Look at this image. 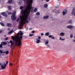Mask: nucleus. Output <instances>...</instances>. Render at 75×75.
Here are the masks:
<instances>
[{
  "label": "nucleus",
  "mask_w": 75,
  "mask_h": 75,
  "mask_svg": "<svg viewBox=\"0 0 75 75\" xmlns=\"http://www.w3.org/2000/svg\"><path fill=\"white\" fill-rule=\"evenodd\" d=\"M24 1H25L26 0H23ZM27 4H28V6L26 7V12L25 14L24 15V12L23 10L21 11V13L22 16L21 15L19 16L21 20L19 23L20 25L21 26H23V24H25V23H28V21H27L28 17V15L30 13V11L32 9H33V7H32V3L33 1V0H26Z\"/></svg>",
  "instance_id": "obj_1"
},
{
  "label": "nucleus",
  "mask_w": 75,
  "mask_h": 75,
  "mask_svg": "<svg viewBox=\"0 0 75 75\" xmlns=\"http://www.w3.org/2000/svg\"><path fill=\"white\" fill-rule=\"evenodd\" d=\"M19 32L17 33V36L16 38H13V40L14 42L15 46L21 45V40L23 39V34L21 33V31H20Z\"/></svg>",
  "instance_id": "obj_2"
},
{
  "label": "nucleus",
  "mask_w": 75,
  "mask_h": 75,
  "mask_svg": "<svg viewBox=\"0 0 75 75\" xmlns=\"http://www.w3.org/2000/svg\"><path fill=\"white\" fill-rule=\"evenodd\" d=\"M16 13V11H14L12 14V16H11V19L12 21H14V20H16V17L15 16Z\"/></svg>",
  "instance_id": "obj_3"
},
{
  "label": "nucleus",
  "mask_w": 75,
  "mask_h": 75,
  "mask_svg": "<svg viewBox=\"0 0 75 75\" xmlns=\"http://www.w3.org/2000/svg\"><path fill=\"white\" fill-rule=\"evenodd\" d=\"M1 15L4 17H7L8 16L7 15L5 12H2L1 13Z\"/></svg>",
  "instance_id": "obj_4"
},
{
  "label": "nucleus",
  "mask_w": 75,
  "mask_h": 75,
  "mask_svg": "<svg viewBox=\"0 0 75 75\" xmlns=\"http://www.w3.org/2000/svg\"><path fill=\"white\" fill-rule=\"evenodd\" d=\"M6 67H7V65H6V64H5L4 66H3V64L1 65V67L2 69H5V68H6Z\"/></svg>",
  "instance_id": "obj_5"
},
{
  "label": "nucleus",
  "mask_w": 75,
  "mask_h": 75,
  "mask_svg": "<svg viewBox=\"0 0 75 75\" xmlns=\"http://www.w3.org/2000/svg\"><path fill=\"white\" fill-rule=\"evenodd\" d=\"M67 13V10H64V11H63L62 13H63V15H65V14L66 13Z\"/></svg>",
  "instance_id": "obj_6"
},
{
  "label": "nucleus",
  "mask_w": 75,
  "mask_h": 75,
  "mask_svg": "<svg viewBox=\"0 0 75 75\" xmlns=\"http://www.w3.org/2000/svg\"><path fill=\"white\" fill-rule=\"evenodd\" d=\"M67 28H69V29H71V28H73V26L70 25H68L67 26Z\"/></svg>",
  "instance_id": "obj_7"
},
{
  "label": "nucleus",
  "mask_w": 75,
  "mask_h": 75,
  "mask_svg": "<svg viewBox=\"0 0 75 75\" xmlns=\"http://www.w3.org/2000/svg\"><path fill=\"white\" fill-rule=\"evenodd\" d=\"M36 43L37 44H39L40 42V39H36Z\"/></svg>",
  "instance_id": "obj_8"
},
{
  "label": "nucleus",
  "mask_w": 75,
  "mask_h": 75,
  "mask_svg": "<svg viewBox=\"0 0 75 75\" xmlns=\"http://www.w3.org/2000/svg\"><path fill=\"white\" fill-rule=\"evenodd\" d=\"M6 25L8 27H11V26L12 24L10 23H8L6 24Z\"/></svg>",
  "instance_id": "obj_9"
},
{
  "label": "nucleus",
  "mask_w": 75,
  "mask_h": 75,
  "mask_svg": "<svg viewBox=\"0 0 75 75\" xmlns=\"http://www.w3.org/2000/svg\"><path fill=\"white\" fill-rule=\"evenodd\" d=\"M49 38H51V39H55V38L53 36V35H49Z\"/></svg>",
  "instance_id": "obj_10"
},
{
  "label": "nucleus",
  "mask_w": 75,
  "mask_h": 75,
  "mask_svg": "<svg viewBox=\"0 0 75 75\" xmlns=\"http://www.w3.org/2000/svg\"><path fill=\"white\" fill-rule=\"evenodd\" d=\"M1 43L2 44H3L4 45H7V42H4V41H3Z\"/></svg>",
  "instance_id": "obj_11"
},
{
  "label": "nucleus",
  "mask_w": 75,
  "mask_h": 75,
  "mask_svg": "<svg viewBox=\"0 0 75 75\" xmlns=\"http://www.w3.org/2000/svg\"><path fill=\"white\" fill-rule=\"evenodd\" d=\"M0 24L2 25V26H3V27H4L5 26V25H4V24L2 22H0Z\"/></svg>",
  "instance_id": "obj_12"
},
{
  "label": "nucleus",
  "mask_w": 75,
  "mask_h": 75,
  "mask_svg": "<svg viewBox=\"0 0 75 75\" xmlns=\"http://www.w3.org/2000/svg\"><path fill=\"white\" fill-rule=\"evenodd\" d=\"M11 5L9 6H8V9L9 10H11Z\"/></svg>",
  "instance_id": "obj_13"
},
{
  "label": "nucleus",
  "mask_w": 75,
  "mask_h": 75,
  "mask_svg": "<svg viewBox=\"0 0 75 75\" xmlns=\"http://www.w3.org/2000/svg\"><path fill=\"white\" fill-rule=\"evenodd\" d=\"M60 35L61 36H64V35H65V34L63 32H62L60 33Z\"/></svg>",
  "instance_id": "obj_14"
},
{
  "label": "nucleus",
  "mask_w": 75,
  "mask_h": 75,
  "mask_svg": "<svg viewBox=\"0 0 75 75\" xmlns=\"http://www.w3.org/2000/svg\"><path fill=\"white\" fill-rule=\"evenodd\" d=\"M13 2V0H9L8 1V3L9 4H10Z\"/></svg>",
  "instance_id": "obj_15"
},
{
  "label": "nucleus",
  "mask_w": 75,
  "mask_h": 75,
  "mask_svg": "<svg viewBox=\"0 0 75 75\" xmlns=\"http://www.w3.org/2000/svg\"><path fill=\"white\" fill-rule=\"evenodd\" d=\"M37 11V8H36L34 9L33 12L34 13H36Z\"/></svg>",
  "instance_id": "obj_16"
},
{
  "label": "nucleus",
  "mask_w": 75,
  "mask_h": 75,
  "mask_svg": "<svg viewBox=\"0 0 75 75\" xmlns=\"http://www.w3.org/2000/svg\"><path fill=\"white\" fill-rule=\"evenodd\" d=\"M48 7V4H45L44 5V7L45 8H47Z\"/></svg>",
  "instance_id": "obj_17"
},
{
  "label": "nucleus",
  "mask_w": 75,
  "mask_h": 75,
  "mask_svg": "<svg viewBox=\"0 0 75 75\" xmlns=\"http://www.w3.org/2000/svg\"><path fill=\"white\" fill-rule=\"evenodd\" d=\"M48 18V16H46L44 17V18L47 19Z\"/></svg>",
  "instance_id": "obj_18"
},
{
  "label": "nucleus",
  "mask_w": 75,
  "mask_h": 75,
  "mask_svg": "<svg viewBox=\"0 0 75 75\" xmlns=\"http://www.w3.org/2000/svg\"><path fill=\"white\" fill-rule=\"evenodd\" d=\"M49 34H50V33H49V32L46 33L45 34V35L46 36H48V35H49Z\"/></svg>",
  "instance_id": "obj_19"
},
{
  "label": "nucleus",
  "mask_w": 75,
  "mask_h": 75,
  "mask_svg": "<svg viewBox=\"0 0 75 75\" xmlns=\"http://www.w3.org/2000/svg\"><path fill=\"white\" fill-rule=\"evenodd\" d=\"M49 43V42L48 41V40H47L45 42V45H47V44H48Z\"/></svg>",
  "instance_id": "obj_20"
},
{
  "label": "nucleus",
  "mask_w": 75,
  "mask_h": 75,
  "mask_svg": "<svg viewBox=\"0 0 75 75\" xmlns=\"http://www.w3.org/2000/svg\"><path fill=\"white\" fill-rule=\"evenodd\" d=\"M13 33V30H12L11 31H10L8 32V33L10 34H12V33Z\"/></svg>",
  "instance_id": "obj_21"
},
{
  "label": "nucleus",
  "mask_w": 75,
  "mask_h": 75,
  "mask_svg": "<svg viewBox=\"0 0 75 75\" xmlns=\"http://www.w3.org/2000/svg\"><path fill=\"white\" fill-rule=\"evenodd\" d=\"M72 22V20H70L68 22V23L69 24H71Z\"/></svg>",
  "instance_id": "obj_22"
},
{
  "label": "nucleus",
  "mask_w": 75,
  "mask_h": 75,
  "mask_svg": "<svg viewBox=\"0 0 75 75\" xmlns=\"http://www.w3.org/2000/svg\"><path fill=\"white\" fill-rule=\"evenodd\" d=\"M36 15H37V16H40V13L39 12H38L37 13H36Z\"/></svg>",
  "instance_id": "obj_23"
},
{
  "label": "nucleus",
  "mask_w": 75,
  "mask_h": 75,
  "mask_svg": "<svg viewBox=\"0 0 75 75\" xmlns=\"http://www.w3.org/2000/svg\"><path fill=\"white\" fill-rule=\"evenodd\" d=\"M5 53L6 54H9V51H7L6 52H5Z\"/></svg>",
  "instance_id": "obj_24"
},
{
  "label": "nucleus",
  "mask_w": 75,
  "mask_h": 75,
  "mask_svg": "<svg viewBox=\"0 0 75 75\" xmlns=\"http://www.w3.org/2000/svg\"><path fill=\"white\" fill-rule=\"evenodd\" d=\"M23 9V6H21V7H20V10H22Z\"/></svg>",
  "instance_id": "obj_25"
},
{
  "label": "nucleus",
  "mask_w": 75,
  "mask_h": 75,
  "mask_svg": "<svg viewBox=\"0 0 75 75\" xmlns=\"http://www.w3.org/2000/svg\"><path fill=\"white\" fill-rule=\"evenodd\" d=\"M47 45V47H48V48H51V46H50V45Z\"/></svg>",
  "instance_id": "obj_26"
},
{
  "label": "nucleus",
  "mask_w": 75,
  "mask_h": 75,
  "mask_svg": "<svg viewBox=\"0 0 75 75\" xmlns=\"http://www.w3.org/2000/svg\"><path fill=\"white\" fill-rule=\"evenodd\" d=\"M11 45H10V47H11H11H12V46H13V45L14 44V42H13L12 43H11Z\"/></svg>",
  "instance_id": "obj_27"
},
{
  "label": "nucleus",
  "mask_w": 75,
  "mask_h": 75,
  "mask_svg": "<svg viewBox=\"0 0 75 75\" xmlns=\"http://www.w3.org/2000/svg\"><path fill=\"white\" fill-rule=\"evenodd\" d=\"M2 45L3 44H2V43L0 45V48H1L3 47V45Z\"/></svg>",
  "instance_id": "obj_28"
},
{
  "label": "nucleus",
  "mask_w": 75,
  "mask_h": 75,
  "mask_svg": "<svg viewBox=\"0 0 75 75\" xmlns=\"http://www.w3.org/2000/svg\"><path fill=\"white\" fill-rule=\"evenodd\" d=\"M59 40H61L62 41L63 40H64L65 39H62V38H61V37H60L59 38Z\"/></svg>",
  "instance_id": "obj_29"
},
{
  "label": "nucleus",
  "mask_w": 75,
  "mask_h": 75,
  "mask_svg": "<svg viewBox=\"0 0 75 75\" xmlns=\"http://www.w3.org/2000/svg\"><path fill=\"white\" fill-rule=\"evenodd\" d=\"M33 35H34L33 34H30L29 36L30 37H32V36H33Z\"/></svg>",
  "instance_id": "obj_30"
},
{
  "label": "nucleus",
  "mask_w": 75,
  "mask_h": 75,
  "mask_svg": "<svg viewBox=\"0 0 75 75\" xmlns=\"http://www.w3.org/2000/svg\"><path fill=\"white\" fill-rule=\"evenodd\" d=\"M73 37V34H70V38H72Z\"/></svg>",
  "instance_id": "obj_31"
},
{
  "label": "nucleus",
  "mask_w": 75,
  "mask_h": 75,
  "mask_svg": "<svg viewBox=\"0 0 75 75\" xmlns=\"http://www.w3.org/2000/svg\"><path fill=\"white\" fill-rule=\"evenodd\" d=\"M13 43V41H12V40H10L9 42H8V43L9 44V43Z\"/></svg>",
  "instance_id": "obj_32"
},
{
  "label": "nucleus",
  "mask_w": 75,
  "mask_h": 75,
  "mask_svg": "<svg viewBox=\"0 0 75 75\" xmlns=\"http://www.w3.org/2000/svg\"><path fill=\"white\" fill-rule=\"evenodd\" d=\"M8 40V38L7 37L5 38V40Z\"/></svg>",
  "instance_id": "obj_33"
},
{
  "label": "nucleus",
  "mask_w": 75,
  "mask_h": 75,
  "mask_svg": "<svg viewBox=\"0 0 75 75\" xmlns=\"http://www.w3.org/2000/svg\"><path fill=\"white\" fill-rule=\"evenodd\" d=\"M8 15H10V14H11V12H9L8 13Z\"/></svg>",
  "instance_id": "obj_34"
},
{
  "label": "nucleus",
  "mask_w": 75,
  "mask_h": 75,
  "mask_svg": "<svg viewBox=\"0 0 75 75\" xmlns=\"http://www.w3.org/2000/svg\"><path fill=\"white\" fill-rule=\"evenodd\" d=\"M0 52L1 53L3 52V50H1L0 49Z\"/></svg>",
  "instance_id": "obj_35"
},
{
  "label": "nucleus",
  "mask_w": 75,
  "mask_h": 75,
  "mask_svg": "<svg viewBox=\"0 0 75 75\" xmlns=\"http://www.w3.org/2000/svg\"><path fill=\"white\" fill-rule=\"evenodd\" d=\"M38 38L39 40H40V39H41V37L40 36H38Z\"/></svg>",
  "instance_id": "obj_36"
},
{
  "label": "nucleus",
  "mask_w": 75,
  "mask_h": 75,
  "mask_svg": "<svg viewBox=\"0 0 75 75\" xmlns=\"http://www.w3.org/2000/svg\"><path fill=\"white\" fill-rule=\"evenodd\" d=\"M8 61H6V65H7V64H8Z\"/></svg>",
  "instance_id": "obj_37"
},
{
  "label": "nucleus",
  "mask_w": 75,
  "mask_h": 75,
  "mask_svg": "<svg viewBox=\"0 0 75 75\" xmlns=\"http://www.w3.org/2000/svg\"><path fill=\"white\" fill-rule=\"evenodd\" d=\"M32 33H33V34H34L35 33V31L34 30H33L32 31Z\"/></svg>",
  "instance_id": "obj_38"
},
{
  "label": "nucleus",
  "mask_w": 75,
  "mask_h": 75,
  "mask_svg": "<svg viewBox=\"0 0 75 75\" xmlns=\"http://www.w3.org/2000/svg\"><path fill=\"white\" fill-rule=\"evenodd\" d=\"M18 20H19V18H18V19L16 20V21L17 22H18Z\"/></svg>",
  "instance_id": "obj_39"
},
{
  "label": "nucleus",
  "mask_w": 75,
  "mask_h": 75,
  "mask_svg": "<svg viewBox=\"0 0 75 75\" xmlns=\"http://www.w3.org/2000/svg\"><path fill=\"white\" fill-rule=\"evenodd\" d=\"M33 29V28H29V30H31Z\"/></svg>",
  "instance_id": "obj_40"
},
{
  "label": "nucleus",
  "mask_w": 75,
  "mask_h": 75,
  "mask_svg": "<svg viewBox=\"0 0 75 75\" xmlns=\"http://www.w3.org/2000/svg\"><path fill=\"white\" fill-rule=\"evenodd\" d=\"M10 65H11H11H13V63H10Z\"/></svg>",
  "instance_id": "obj_41"
},
{
  "label": "nucleus",
  "mask_w": 75,
  "mask_h": 75,
  "mask_svg": "<svg viewBox=\"0 0 75 75\" xmlns=\"http://www.w3.org/2000/svg\"><path fill=\"white\" fill-rule=\"evenodd\" d=\"M46 2H48L50 1V0H46Z\"/></svg>",
  "instance_id": "obj_42"
},
{
  "label": "nucleus",
  "mask_w": 75,
  "mask_h": 75,
  "mask_svg": "<svg viewBox=\"0 0 75 75\" xmlns=\"http://www.w3.org/2000/svg\"><path fill=\"white\" fill-rule=\"evenodd\" d=\"M41 35H44V33H41Z\"/></svg>",
  "instance_id": "obj_43"
},
{
  "label": "nucleus",
  "mask_w": 75,
  "mask_h": 75,
  "mask_svg": "<svg viewBox=\"0 0 75 75\" xmlns=\"http://www.w3.org/2000/svg\"><path fill=\"white\" fill-rule=\"evenodd\" d=\"M25 38H27V36H26L25 37Z\"/></svg>",
  "instance_id": "obj_44"
},
{
  "label": "nucleus",
  "mask_w": 75,
  "mask_h": 75,
  "mask_svg": "<svg viewBox=\"0 0 75 75\" xmlns=\"http://www.w3.org/2000/svg\"><path fill=\"white\" fill-rule=\"evenodd\" d=\"M11 38H14V36H11Z\"/></svg>",
  "instance_id": "obj_45"
},
{
  "label": "nucleus",
  "mask_w": 75,
  "mask_h": 75,
  "mask_svg": "<svg viewBox=\"0 0 75 75\" xmlns=\"http://www.w3.org/2000/svg\"><path fill=\"white\" fill-rule=\"evenodd\" d=\"M2 53H3V54L4 53H6V52H3Z\"/></svg>",
  "instance_id": "obj_46"
},
{
  "label": "nucleus",
  "mask_w": 75,
  "mask_h": 75,
  "mask_svg": "<svg viewBox=\"0 0 75 75\" xmlns=\"http://www.w3.org/2000/svg\"><path fill=\"white\" fill-rule=\"evenodd\" d=\"M28 20L30 21L31 20V19H30V18H29L28 19Z\"/></svg>",
  "instance_id": "obj_47"
},
{
  "label": "nucleus",
  "mask_w": 75,
  "mask_h": 75,
  "mask_svg": "<svg viewBox=\"0 0 75 75\" xmlns=\"http://www.w3.org/2000/svg\"><path fill=\"white\" fill-rule=\"evenodd\" d=\"M1 32H2V30H0V33H1Z\"/></svg>",
  "instance_id": "obj_48"
},
{
  "label": "nucleus",
  "mask_w": 75,
  "mask_h": 75,
  "mask_svg": "<svg viewBox=\"0 0 75 75\" xmlns=\"http://www.w3.org/2000/svg\"><path fill=\"white\" fill-rule=\"evenodd\" d=\"M73 42H75V40H73Z\"/></svg>",
  "instance_id": "obj_49"
},
{
  "label": "nucleus",
  "mask_w": 75,
  "mask_h": 75,
  "mask_svg": "<svg viewBox=\"0 0 75 75\" xmlns=\"http://www.w3.org/2000/svg\"><path fill=\"white\" fill-rule=\"evenodd\" d=\"M22 3L21 2H20L19 3V4H20V3Z\"/></svg>",
  "instance_id": "obj_50"
},
{
  "label": "nucleus",
  "mask_w": 75,
  "mask_h": 75,
  "mask_svg": "<svg viewBox=\"0 0 75 75\" xmlns=\"http://www.w3.org/2000/svg\"><path fill=\"white\" fill-rule=\"evenodd\" d=\"M8 30H10V28H8Z\"/></svg>",
  "instance_id": "obj_51"
},
{
  "label": "nucleus",
  "mask_w": 75,
  "mask_h": 75,
  "mask_svg": "<svg viewBox=\"0 0 75 75\" xmlns=\"http://www.w3.org/2000/svg\"><path fill=\"white\" fill-rule=\"evenodd\" d=\"M22 28L21 27H20V29H21Z\"/></svg>",
  "instance_id": "obj_52"
},
{
  "label": "nucleus",
  "mask_w": 75,
  "mask_h": 75,
  "mask_svg": "<svg viewBox=\"0 0 75 75\" xmlns=\"http://www.w3.org/2000/svg\"><path fill=\"white\" fill-rule=\"evenodd\" d=\"M31 12H32V11H33V9H32V10H31Z\"/></svg>",
  "instance_id": "obj_53"
},
{
  "label": "nucleus",
  "mask_w": 75,
  "mask_h": 75,
  "mask_svg": "<svg viewBox=\"0 0 75 75\" xmlns=\"http://www.w3.org/2000/svg\"><path fill=\"white\" fill-rule=\"evenodd\" d=\"M4 36V37H6V35H5Z\"/></svg>",
  "instance_id": "obj_54"
},
{
  "label": "nucleus",
  "mask_w": 75,
  "mask_h": 75,
  "mask_svg": "<svg viewBox=\"0 0 75 75\" xmlns=\"http://www.w3.org/2000/svg\"><path fill=\"white\" fill-rule=\"evenodd\" d=\"M1 65V63H0V66Z\"/></svg>",
  "instance_id": "obj_55"
},
{
  "label": "nucleus",
  "mask_w": 75,
  "mask_h": 75,
  "mask_svg": "<svg viewBox=\"0 0 75 75\" xmlns=\"http://www.w3.org/2000/svg\"><path fill=\"white\" fill-rule=\"evenodd\" d=\"M1 16H0V19L1 18Z\"/></svg>",
  "instance_id": "obj_56"
},
{
  "label": "nucleus",
  "mask_w": 75,
  "mask_h": 75,
  "mask_svg": "<svg viewBox=\"0 0 75 75\" xmlns=\"http://www.w3.org/2000/svg\"><path fill=\"white\" fill-rule=\"evenodd\" d=\"M74 38H75V36H74Z\"/></svg>",
  "instance_id": "obj_57"
},
{
  "label": "nucleus",
  "mask_w": 75,
  "mask_h": 75,
  "mask_svg": "<svg viewBox=\"0 0 75 75\" xmlns=\"http://www.w3.org/2000/svg\"><path fill=\"white\" fill-rule=\"evenodd\" d=\"M0 55H1V54L0 53Z\"/></svg>",
  "instance_id": "obj_58"
},
{
  "label": "nucleus",
  "mask_w": 75,
  "mask_h": 75,
  "mask_svg": "<svg viewBox=\"0 0 75 75\" xmlns=\"http://www.w3.org/2000/svg\"><path fill=\"white\" fill-rule=\"evenodd\" d=\"M0 2H1V1L0 0Z\"/></svg>",
  "instance_id": "obj_59"
},
{
  "label": "nucleus",
  "mask_w": 75,
  "mask_h": 75,
  "mask_svg": "<svg viewBox=\"0 0 75 75\" xmlns=\"http://www.w3.org/2000/svg\"><path fill=\"white\" fill-rule=\"evenodd\" d=\"M58 1H59V0H58Z\"/></svg>",
  "instance_id": "obj_60"
}]
</instances>
